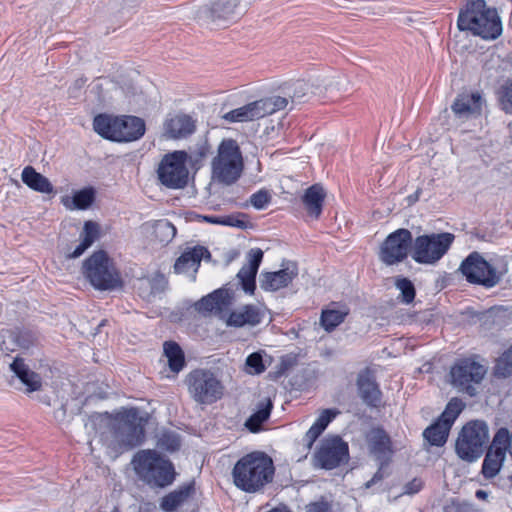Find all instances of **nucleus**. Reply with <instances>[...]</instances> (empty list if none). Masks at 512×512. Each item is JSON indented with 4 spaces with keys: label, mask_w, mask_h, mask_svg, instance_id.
Wrapping results in <instances>:
<instances>
[{
    "label": "nucleus",
    "mask_w": 512,
    "mask_h": 512,
    "mask_svg": "<svg viewBox=\"0 0 512 512\" xmlns=\"http://www.w3.org/2000/svg\"><path fill=\"white\" fill-rule=\"evenodd\" d=\"M295 363H296L295 357H292V356L282 357L279 367H278V372L281 374L286 373L290 368H292L295 365Z\"/></svg>",
    "instance_id": "51"
},
{
    "label": "nucleus",
    "mask_w": 512,
    "mask_h": 512,
    "mask_svg": "<svg viewBox=\"0 0 512 512\" xmlns=\"http://www.w3.org/2000/svg\"><path fill=\"white\" fill-rule=\"evenodd\" d=\"M112 512H119L118 508L115 507L114 510Z\"/></svg>",
    "instance_id": "61"
},
{
    "label": "nucleus",
    "mask_w": 512,
    "mask_h": 512,
    "mask_svg": "<svg viewBox=\"0 0 512 512\" xmlns=\"http://www.w3.org/2000/svg\"><path fill=\"white\" fill-rule=\"evenodd\" d=\"M196 130L195 121L186 114H176L167 118L164 122V131L168 138L183 139Z\"/></svg>",
    "instance_id": "22"
},
{
    "label": "nucleus",
    "mask_w": 512,
    "mask_h": 512,
    "mask_svg": "<svg viewBox=\"0 0 512 512\" xmlns=\"http://www.w3.org/2000/svg\"><path fill=\"white\" fill-rule=\"evenodd\" d=\"M450 429L451 426L442 422V420L438 418L433 424L424 430L423 437L432 446L440 447L446 443Z\"/></svg>",
    "instance_id": "32"
},
{
    "label": "nucleus",
    "mask_w": 512,
    "mask_h": 512,
    "mask_svg": "<svg viewBox=\"0 0 512 512\" xmlns=\"http://www.w3.org/2000/svg\"><path fill=\"white\" fill-rule=\"evenodd\" d=\"M325 197L326 192L320 184H313L305 190L302 203L311 217L315 219L320 217Z\"/></svg>",
    "instance_id": "26"
},
{
    "label": "nucleus",
    "mask_w": 512,
    "mask_h": 512,
    "mask_svg": "<svg viewBox=\"0 0 512 512\" xmlns=\"http://www.w3.org/2000/svg\"><path fill=\"white\" fill-rule=\"evenodd\" d=\"M357 390L362 401L369 407H377L381 401V391L373 373L364 369L357 376Z\"/></svg>",
    "instance_id": "20"
},
{
    "label": "nucleus",
    "mask_w": 512,
    "mask_h": 512,
    "mask_svg": "<svg viewBox=\"0 0 512 512\" xmlns=\"http://www.w3.org/2000/svg\"><path fill=\"white\" fill-rule=\"evenodd\" d=\"M191 398L198 404L209 405L222 398L225 386L219 373L208 368H196L185 379Z\"/></svg>",
    "instance_id": "9"
},
{
    "label": "nucleus",
    "mask_w": 512,
    "mask_h": 512,
    "mask_svg": "<svg viewBox=\"0 0 512 512\" xmlns=\"http://www.w3.org/2000/svg\"><path fill=\"white\" fill-rule=\"evenodd\" d=\"M193 492V483H187L164 496L160 507L165 512H173L186 502Z\"/></svg>",
    "instance_id": "31"
},
{
    "label": "nucleus",
    "mask_w": 512,
    "mask_h": 512,
    "mask_svg": "<svg viewBox=\"0 0 512 512\" xmlns=\"http://www.w3.org/2000/svg\"><path fill=\"white\" fill-rule=\"evenodd\" d=\"M267 512H291V510L289 509V507L287 505L280 504V505L270 509Z\"/></svg>",
    "instance_id": "58"
},
{
    "label": "nucleus",
    "mask_w": 512,
    "mask_h": 512,
    "mask_svg": "<svg viewBox=\"0 0 512 512\" xmlns=\"http://www.w3.org/2000/svg\"><path fill=\"white\" fill-rule=\"evenodd\" d=\"M421 488L420 483H417L416 480L408 483L405 487V492L409 494L417 493Z\"/></svg>",
    "instance_id": "55"
},
{
    "label": "nucleus",
    "mask_w": 512,
    "mask_h": 512,
    "mask_svg": "<svg viewBox=\"0 0 512 512\" xmlns=\"http://www.w3.org/2000/svg\"><path fill=\"white\" fill-rule=\"evenodd\" d=\"M10 369L21 381V383L25 385L26 393H32L41 390V376L38 373L32 371L25 363L24 359L16 357L10 364Z\"/></svg>",
    "instance_id": "24"
},
{
    "label": "nucleus",
    "mask_w": 512,
    "mask_h": 512,
    "mask_svg": "<svg viewBox=\"0 0 512 512\" xmlns=\"http://www.w3.org/2000/svg\"><path fill=\"white\" fill-rule=\"evenodd\" d=\"M209 250L204 246H194L187 248L176 259L174 263V272L176 274H186L192 271V280L195 281L196 273L200 267L203 258H210Z\"/></svg>",
    "instance_id": "18"
},
{
    "label": "nucleus",
    "mask_w": 512,
    "mask_h": 512,
    "mask_svg": "<svg viewBox=\"0 0 512 512\" xmlns=\"http://www.w3.org/2000/svg\"><path fill=\"white\" fill-rule=\"evenodd\" d=\"M395 287L400 291L398 300L403 304H410L414 301L416 290L412 281L405 277H398L395 280Z\"/></svg>",
    "instance_id": "38"
},
{
    "label": "nucleus",
    "mask_w": 512,
    "mask_h": 512,
    "mask_svg": "<svg viewBox=\"0 0 512 512\" xmlns=\"http://www.w3.org/2000/svg\"><path fill=\"white\" fill-rule=\"evenodd\" d=\"M90 246L85 242L81 241L74 251L69 255L70 258H78L80 257Z\"/></svg>",
    "instance_id": "53"
},
{
    "label": "nucleus",
    "mask_w": 512,
    "mask_h": 512,
    "mask_svg": "<svg viewBox=\"0 0 512 512\" xmlns=\"http://www.w3.org/2000/svg\"><path fill=\"white\" fill-rule=\"evenodd\" d=\"M148 422L147 415H141L138 408H128L118 412L110 428V438L107 448L114 455L128 452L141 446L146 438L145 426Z\"/></svg>",
    "instance_id": "1"
},
{
    "label": "nucleus",
    "mask_w": 512,
    "mask_h": 512,
    "mask_svg": "<svg viewBox=\"0 0 512 512\" xmlns=\"http://www.w3.org/2000/svg\"><path fill=\"white\" fill-rule=\"evenodd\" d=\"M246 366L250 374H261L266 369L260 352L251 353L246 358Z\"/></svg>",
    "instance_id": "47"
},
{
    "label": "nucleus",
    "mask_w": 512,
    "mask_h": 512,
    "mask_svg": "<svg viewBox=\"0 0 512 512\" xmlns=\"http://www.w3.org/2000/svg\"><path fill=\"white\" fill-rule=\"evenodd\" d=\"M243 171L244 159L237 141L232 138L223 139L211 162L213 181L230 186L240 179Z\"/></svg>",
    "instance_id": "7"
},
{
    "label": "nucleus",
    "mask_w": 512,
    "mask_h": 512,
    "mask_svg": "<svg viewBox=\"0 0 512 512\" xmlns=\"http://www.w3.org/2000/svg\"><path fill=\"white\" fill-rule=\"evenodd\" d=\"M366 442L371 455L380 463L387 465L394 453L393 442L389 434L382 427H373L366 435Z\"/></svg>",
    "instance_id": "16"
},
{
    "label": "nucleus",
    "mask_w": 512,
    "mask_h": 512,
    "mask_svg": "<svg viewBox=\"0 0 512 512\" xmlns=\"http://www.w3.org/2000/svg\"><path fill=\"white\" fill-rule=\"evenodd\" d=\"M348 313L349 310L345 307L324 309L320 317L321 326L327 332H332L337 326L344 322Z\"/></svg>",
    "instance_id": "36"
},
{
    "label": "nucleus",
    "mask_w": 512,
    "mask_h": 512,
    "mask_svg": "<svg viewBox=\"0 0 512 512\" xmlns=\"http://www.w3.org/2000/svg\"><path fill=\"white\" fill-rule=\"evenodd\" d=\"M413 236L410 230L400 228L390 233L380 247L379 258L392 266L404 261L408 254L411 255Z\"/></svg>",
    "instance_id": "13"
},
{
    "label": "nucleus",
    "mask_w": 512,
    "mask_h": 512,
    "mask_svg": "<svg viewBox=\"0 0 512 512\" xmlns=\"http://www.w3.org/2000/svg\"><path fill=\"white\" fill-rule=\"evenodd\" d=\"M506 458L504 448L492 442V446L487 451L482 464V474L486 479L494 478L500 471Z\"/></svg>",
    "instance_id": "27"
},
{
    "label": "nucleus",
    "mask_w": 512,
    "mask_h": 512,
    "mask_svg": "<svg viewBox=\"0 0 512 512\" xmlns=\"http://www.w3.org/2000/svg\"><path fill=\"white\" fill-rule=\"evenodd\" d=\"M203 219L207 223L221 225L222 216L207 215V216H203Z\"/></svg>",
    "instance_id": "56"
},
{
    "label": "nucleus",
    "mask_w": 512,
    "mask_h": 512,
    "mask_svg": "<svg viewBox=\"0 0 512 512\" xmlns=\"http://www.w3.org/2000/svg\"><path fill=\"white\" fill-rule=\"evenodd\" d=\"M298 275L297 267L293 264L275 272H262L260 275V287L264 291H277L287 287Z\"/></svg>",
    "instance_id": "21"
},
{
    "label": "nucleus",
    "mask_w": 512,
    "mask_h": 512,
    "mask_svg": "<svg viewBox=\"0 0 512 512\" xmlns=\"http://www.w3.org/2000/svg\"><path fill=\"white\" fill-rule=\"evenodd\" d=\"M262 320L260 310L254 305H245L237 311L230 313L227 324L234 327H242L244 325H258Z\"/></svg>",
    "instance_id": "28"
},
{
    "label": "nucleus",
    "mask_w": 512,
    "mask_h": 512,
    "mask_svg": "<svg viewBox=\"0 0 512 512\" xmlns=\"http://www.w3.org/2000/svg\"><path fill=\"white\" fill-rule=\"evenodd\" d=\"M221 225L246 229L250 226V222L246 214L237 212L222 216Z\"/></svg>",
    "instance_id": "43"
},
{
    "label": "nucleus",
    "mask_w": 512,
    "mask_h": 512,
    "mask_svg": "<svg viewBox=\"0 0 512 512\" xmlns=\"http://www.w3.org/2000/svg\"><path fill=\"white\" fill-rule=\"evenodd\" d=\"M186 156L184 151H175L162 159L158 168V178L167 188L181 189L186 186L188 182Z\"/></svg>",
    "instance_id": "14"
},
{
    "label": "nucleus",
    "mask_w": 512,
    "mask_h": 512,
    "mask_svg": "<svg viewBox=\"0 0 512 512\" xmlns=\"http://www.w3.org/2000/svg\"><path fill=\"white\" fill-rule=\"evenodd\" d=\"M304 86H305L304 82H301V81L297 82V87L298 88L302 89Z\"/></svg>",
    "instance_id": "60"
},
{
    "label": "nucleus",
    "mask_w": 512,
    "mask_h": 512,
    "mask_svg": "<svg viewBox=\"0 0 512 512\" xmlns=\"http://www.w3.org/2000/svg\"><path fill=\"white\" fill-rule=\"evenodd\" d=\"M493 443L501 445L512 458V432L510 433L507 428H500L497 430L493 437Z\"/></svg>",
    "instance_id": "46"
},
{
    "label": "nucleus",
    "mask_w": 512,
    "mask_h": 512,
    "mask_svg": "<svg viewBox=\"0 0 512 512\" xmlns=\"http://www.w3.org/2000/svg\"><path fill=\"white\" fill-rule=\"evenodd\" d=\"M95 200V190L92 187H86L76 191L71 200H63V204L69 209L86 210Z\"/></svg>",
    "instance_id": "35"
},
{
    "label": "nucleus",
    "mask_w": 512,
    "mask_h": 512,
    "mask_svg": "<svg viewBox=\"0 0 512 512\" xmlns=\"http://www.w3.org/2000/svg\"><path fill=\"white\" fill-rule=\"evenodd\" d=\"M494 371L498 377L505 378L512 375V346L497 359Z\"/></svg>",
    "instance_id": "40"
},
{
    "label": "nucleus",
    "mask_w": 512,
    "mask_h": 512,
    "mask_svg": "<svg viewBox=\"0 0 512 512\" xmlns=\"http://www.w3.org/2000/svg\"><path fill=\"white\" fill-rule=\"evenodd\" d=\"M380 468H382V466H381ZM382 478H383V473H382L381 469H379V470L374 474V476H373L369 481H367V482L365 483V487H366V488H370V487H372L376 482H378V481L382 480Z\"/></svg>",
    "instance_id": "54"
},
{
    "label": "nucleus",
    "mask_w": 512,
    "mask_h": 512,
    "mask_svg": "<svg viewBox=\"0 0 512 512\" xmlns=\"http://www.w3.org/2000/svg\"><path fill=\"white\" fill-rule=\"evenodd\" d=\"M263 259V251L260 248H252L248 252V264L242 266L237 277L246 293L253 294L256 289V275Z\"/></svg>",
    "instance_id": "19"
},
{
    "label": "nucleus",
    "mask_w": 512,
    "mask_h": 512,
    "mask_svg": "<svg viewBox=\"0 0 512 512\" xmlns=\"http://www.w3.org/2000/svg\"><path fill=\"white\" fill-rule=\"evenodd\" d=\"M253 103L257 119L263 118L276 112V108H274L271 97L263 98L254 101Z\"/></svg>",
    "instance_id": "48"
},
{
    "label": "nucleus",
    "mask_w": 512,
    "mask_h": 512,
    "mask_svg": "<svg viewBox=\"0 0 512 512\" xmlns=\"http://www.w3.org/2000/svg\"><path fill=\"white\" fill-rule=\"evenodd\" d=\"M488 439V426L484 421L467 423L456 441L457 455L468 462L477 460L483 454Z\"/></svg>",
    "instance_id": "11"
},
{
    "label": "nucleus",
    "mask_w": 512,
    "mask_h": 512,
    "mask_svg": "<svg viewBox=\"0 0 512 512\" xmlns=\"http://www.w3.org/2000/svg\"><path fill=\"white\" fill-rule=\"evenodd\" d=\"M348 456V444L339 436L325 438L315 452V466L325 470H332L345 462Z\"/></svg>",
    "instance_id": "15"
},
{
    "label": "nucleus",
    "mask_w": 512,
    "mask_h": 512,
    "mask_svg": "<svg viewBox=\"0 0 512 512\" xmlns=\"http://www.w3.org/2000/svg\"><path fill=\"white\" fill-rule=\"evenodd\" d=\"M475 496L477 499L479 500H487L488 496H489V492L486 491V490H483V489H478L476 492H475Z\"/></svg>",
    "instance_id": "57"
},
{
    "label": "nucleus",
    "mask_w": 512,
    "mask_h": 512,
    "mask_svg": "<svg viewBox=\"0 0 512 512\" xmlns=\"http://www.w3.org/2000/svg\"><path fill=\"white\" fill-rule=\"evenodd\" d=\"M223 119L229 123L248 122L257 119L254 103H248L225 113Z\"/></svg>",
    "instance_id": "37"
},
{
    "label": "nucleus",
    "mask_w": 512,
    "mask_h": 512,
    "mask_svg": "<svg viewBox=\"0 0 512 512\" xmlns=\"http://www.w3.org/2000/svg\"><path fill=\"white\" fill-rule=\"evenodd\" d=\"M455 235L450 232L429 233L413 239L411 258L418 264L435 265L449 251Z\"/></svg>",
    "instance_id": "10"
},
{
    "label": "nucleus",
    "mask_w": 512,
    "mask_h": 512,
    "mask_svg": "<svg viewBox=\"0 0 512 512\" xmlns=\"http://www.w3.org/2000/svg\"><path fill=\"white\" fill-rule=\"evenodd\" d=\"M271 202V195L265 189H260L249 198V203L257 210H262Z\"/></svg>",
    "instance_id": "49"
},
{
    "label": "nucleus",
    "mask_w": 512,
    "mask_h": 512,
    "mask_svg": "<svg viewBox=\"0 0 512 512\" xmlns=\"http://www.w3.org/2000/svg\"><path fill=\"white\" fill-rule=\"evenodd\" d=\"M94 131L104 139L115 142H132L143 137L145 121L137 116H111L99 114L93 120Z\"/></svg>",
    "instance_id": "6"
},
{
    "label": "nucleus",
    "mask_w": 512,
    "mask_h": 512,
    "mask_svg": "<svg viewBox=\"0 0 512 512\" xmlns=\"http://www.w3.org/2000/svg\"><path fill=\"white\" fill-rule=\"evenodd\" d=\"M498 99L502 110L506 113H512V79L501 86Z\"/></svg>",
    "instance_id": "44"
},
{
    "label": "nucleus",
    "mask_w": 512,
    "mask_h": 512,
    "mask_svg": "<svg viewBox=\"0 0 512 512\" xmlns=\"http://www.w3.org/2000/svg\"><path fill=\"white\" fill-rule=\"evenodd\" d=\"M232 293L229 289L221 287L214 290L195 302L194 309L203 316L211 313L220 314L231 305Z\"/></svg>",
    "instance_id": "17"
},
{
    "label": "nucleus",
    "mask_w": 512,
    "mask_h": 512,
    "mask_svg": "<svg viewBox=\"0 0 512 512\" xmlns=\"http://www.w3.org/2000/svg\"><path fill=\"white\" fill-rule=\"evenodd\" d=\"M487 368L473 357L459 359L450 370L451 384L469 396L476 394L475 384L481 383Z\"/></svg>",
    "instance_id": "12"
},
{
    "label": "nucleus",
    "mask_w": 512,
    "mask_h": 512,
    "mask_svg": "<svg viewBox=\"0 0 512 512\" xmlns=\"http://www.w3.org/2000/svg\"><path fill=\"white\" fill-rule=\"evenodd\" d=\"M137 476L153 487H166L175 480L172 462L161 456L156 450H139L131 461Z\"/></svg>",
    "instance_id": "5"
},
{
    "label": "nucleus",
    "mask_w": 512,
    "mask_h": 512,
    "mask_svg": "<svg viewBox=\"0 0 512 512\" xmlns=\"http://www.w3.org/2000/svg\"><path fill=\"white\" fill-rule=\"evenodd\" d=\"M482 97L479 93H464L457 96L452 111L459 118H469L481 112Z\"/></svg>",
    "instance_id": "25"
},
{
    "label": "nucleus",
    "mask_w": 512,
    "mask_h": 512,
    "mask_svg": "<svg viewBox=\"0 0 512 512\" xmlns=\"http://www.w3.org/2000/svg\"><path fill=\"white\" fill-rule=\"evenodd\" d=\"M164 355L167 358L168 366L172 372L178 374L185 365L184 352L177 344L173 341H167L163 345Z\"/></svg>",
    "instance_id": "34"
},
{
    "label": "nucleus",
    "mask_w": 512,
    "mask_h": 512,
    "mask_svg": "<svg viewBox=\"0 0 512 512\" xmlns=\"http://www.w3.org/2000/svg\"><path fill=\"white\" fill-rule=\"evenodd\" d=\"M100 228L96 222L86 221L80 234L81 241L91 246L99 237Z\"/></svg>",
    "instance_id": "45"
},
{
    "label": "nucleus",
    "mask_w": 512,
    "mask_h": 512,
    "mask_svg": "<svg viewBox=\"0 0 512 512\" xmlns=\"http://www.w3.org/2000/svg\"><path fill=\"white\" fill-rule=\"evenodd\" d=\"M272 408L273 404L270 399L259 402L257 410L245 422L247 429L253 433L259 432L262 424L270 417Z\"/></svg>",
    "instance_id": "33"
},
{
    "label": "nucleus",
    "mask_w": 512,
    "mask_h": 512,
    "mask_svg": "<svg viewBox=\"0 0 512 512\" xmlns=\"http://www.w3.org/2000/svg\"><path fill=\"white\" fill-rule=\"evenodd\" d=\"M306 512H332V505L322 499L309 503L306 506Z\"/></svg>",
    "instance_id": "50"
},
{
    "label": "nucleus",
    "mask_w": 512,
    "mask_h": 512,
    "mask_svg": "<svg viewBox=\"0 0 512 512\" xmlns=\"http://www.w3.org/2000/svg\"><path fill=\"white\" fill-rule=\"evenodd\" d=\"M460 271L469 283L492 288L508 272V260L500 255L486 260L480 253L472 252L462 261Z\"/></svg>",
    "instance_id": "4"
},
{
    "label": "nucleus",
    "mask_w": 512,
    "mask_h": 512,
    "mask_svg": "<svg viewBox=\"0 0 512 512\" xmlns=\"http://www.w3.org/2000/svg\"><path fill=\"white\" fill-rule=\"evenodd\" d=\"M206 152H207L206 148L203 147V148H201L199 154H200L201 157H204L206 155Z\"/></svg>",
    "instance_id": "59"
},
{
    "label": "nucleus",
    "mask_w": 512,
    "mask_h": 512,
    "mask_svg": "<svg viewBox=\"0 0 512 512\" xmlns=\"http://www.w3.org/2000/svg\"><path fill=\"white\" fill-rule=\"evenodd\" d=\"M21 179L25 185L36 192L43 194L54 192V187L50 180L37 172L32 166H26L22 170Z\"/></svg>",
    "instance_id": "29"
},
{
    "label": "nucleus",
    "mask_w": 512,
    "mask_h": 512,
    "mask_svg": "<svg viewBox=\"0 0 512 512\" xmlns=\"http://www.w3.org/2000/svg\"><path fill=\"white\" fill-rule=\"evenodd\" d=\"M176 233V227L166 219L158 221L155 225V234L161 242L169 243L174 239Z\"/></svg>",
    "instance_id": "42"
},
{
    "label": "nucleus",
    "mask_w": 512,
    "mask_h": 512,
    "mask_svg": "<svg viewBox=\"0 0 512 512\" xmlns=\"http://www.w3.org/2000/svg\"><path fill=\"white\" fill-rule=\"evenodd\" d=\"M237 8V0H217L205 10V14L213 23L221 25L222 22L234 21L240 16Z\"/></svg>",
    "instance_id": "23"
},
{
    "label": "nucleus",
    "mask_w": 512,
    "mask_h": 512,
    "mask_svg": "<svg viewBox=\"0 0 512 512\" xmlns=\"http://www.w3.org/2000/svg\"><path fill=\"white\" fill-rule=\"evenodd\" d=\"M340 414L336 408L324 409L317 417L315 422L305 434L308 445L311 446L318 437L324 432L327 426Z\"/></svg>",
    "instance_id": "30"
},
{
    "label": "nucleus",
    "mask_w": 512,
    "mask_h": 512,
    "mask_svg": "<svg viewBox=\"0 0 512 512\" xmlns=\"http://www.w3.org/2000/svg\"><path fill=\"white\" fill-rule=\"evenodd\" d=\"M463 406V402L460 399L452 398L446 405V408L440 415L439 419L452 427L453 423L461 413Z\"/></svg>",
    "instance_id": "39"
},
{
    "label": "nucleus",
    "mask_w": 512,
    "mask_h": 512,
    "mask_svg": "<svg viewBox=\"0 0 512 512\" xmlns=\"http://www.w3.org/2000/svg\"><path fill=\"white\" fill-rule=\"evenodd\" d=\"M85 279L99 291L122 288L123 281L118 268L106 251L98 250L88 257L82 266Z\"/></svg>",
    "instance_id": "8"
},
{
    "label": "nucleus",
    "mask_w": 512,
    "mask_h": 512,
    "mask_svg": "<svg viewBox=\"0 0 512 512\" xmlns=\"http://www.w3.org/2000/svg\"><path fill=\"white\" fill-rule=\"evenodd\" d=\"M275 468L272 458L261 451L242 456L232 469L234 485L243 492L257 493L271 483Z\"/></svg>",
    "instance_id": "2"
},
{
    "label": "nucleus",
    "mask_w": 512,
    "mask_h": 512,
    "mask_svg": "<svg viewBox=\"0 0 512 512\" xmlns=\"http://www.w3.org/2000/svg\"><path fill=\"white\" fill-rule=\"evenodd\" d=\"M457 26L484 40H495L502 34V21L498 11L485 0H471L459 12Z\"/></svg>",
    "instance_id": "3"
},
{
    "label": "nucleus",
    "mask_w": 512,
    "mask_h": 512,
    "mask_svg": "<svg viewBox=\"0 0 512 512\" xmlns=\"http://www.w3.org/2000/svg\"><path fill=\"white\" fill-rule=\"evenodd\" d=\"M181 446L179 435L172 431H164L160 434L157 447L169 452L177 451Z\"/></svg>",
    "instance_id": "41"
},
{
    "label": "nucleus",
    "mask_w": 512,
    "mask_h": 512,
    "mask_svg": "<svg viewBox=\"0 0 512 512\" xmlns=\"http://www.w3.org/2000/svg\"><path fill=\"white\" fill-rule=\"evenodd\" d=\"M274 108H276V112L279 110H283L288 105V99L281 96H272Z\"/></svg>",
    "instance_id": "52"
}]
</instances>
